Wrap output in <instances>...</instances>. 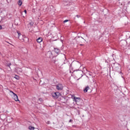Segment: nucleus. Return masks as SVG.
Listing matches in <instances>:
<instances>
[{
    "mask_svg": "<svg viewBox=\"0 0 130 130\" xmlns=\"http://www.w3.org/2000/svg\"><path fill=\"white\" fill-rule=\"evenodd\" d=\"M72 126H73V127H76V125H72Z\"/></svg>",
    "mask_w": 130,
    "mask_h": 130,
    "instance_id": "nucleus-26",
    "label": "nucleus"
},
{
    "mask_svg": "<svg viewBox=\"0 0 130 130\" xmlns=\"http://www.w3.org/2000/svg\"><path fill=\"white\" fill-rule=\"evenodd\" d=\"M28 25H30V26H33L34 25V22H30L29 23Z\"/></svg>",
    "mask_w": 130,
    "mask_h": 130,
    "instance_id": "nucleus-15",
    "label": "nucleus"
},
{
    "mask_svg": "<svg viewBox=\"0 0 130 130\" xmlns=\"http://www.w3.org/2000/svg\"><path fill=\"white\" fill-rule=\"evenodd\" d=\"M76 17L77 18H80L81 17V15H77Z\"/></svg>",
    "mask_w": 130,
    "mask_h": 130,
    "instance_id": "nucleus-19",
    "label": "nucleus"
},
{
    "mask_svg": "<svg viewBox=\"0 0 130 130\" xmlns=\"http://www.w3.org/2000/svg\"><path fill=\"white\" fill-rule=\"evenodd\" d=\"M57 90H62L63 87L62 84H58L56 86Z\"/></svg>",
    "mask_w": 130,
    "mask_h": 130,
    "instance_id": "nucleus-5",
    "label": "nucleus"
},
{
    "mask_svg": "<svg viewBox=\"0 0 130 130\" xmlns=\"http://www.w3.org/2000/svg\"><path fill=\"white\" fill-rule=\"evenodd\" d=\"M37 42H38V43L42 42V38H39L38 39H37Z\"/></svg>",
    "mask_w": 130,
    "mask_h": 130,
    "instance_id": "nucleus-11",
    "label": "nucleus"
},
{
    "mask_svg": "<svg viewBox=\"0 0 130 130\" xmlns=\"http://www.w3.org/2000/svg\"><path fill=\"white\" fill-rule=\"evenodd\" d=\"M18 5L19 7H21L22 6V1L19 0L18 1Z\"/></svg>",
    "mask_w": 130,
    "mask_h": 130,
    "instance_id": "nucleus-13",
    "label": "nucleus"
},
{
    "mask_svg": "<svg viewBox=\"0 0 130 130\" xmlns=\"http://www.w3.org/2000/svg\"><path fill=\"white\" fill-rule=\"evenodd\" d=\"M10 93H12V94H13V95H14V94H15V93L14 92H13V91H12V90H10Z\"/></svg>",
    "mask_w": 130,
    "mask_h": 130,
    "instance_id": "nucleus-22",
    "label": "nucleus"
},
{
    "mask_svg": "<svg viewBox=\"0 0 130 130\" xmlns=\"http://www.w3.org/2000/svg\"><path fill=\"white\" fill-rule=\"evenodd\" d=\"M3 29V27L2 26V25H0V30H2Z\"/></svg>",
    "mask_w": 130,
    "mask_h": 130,
    "instance_id": "nucleus-23",
    "label": "nucleus"
},
{
    "mask_svg": "<svg viewBox=\"0 0 130 130\" xmlns=\"http://www.w3.org/2000/svg\"><path fill=\"white\" fill-rule=\"evenodd\" d=\"M52 96L53 98H54L55 99H57V98H58L59 97H60V93L58 92L52 93Z\"/></svg>",
    "mask_w": 130,
    "mask_h": 130,
    "instance_id": "nucleus-2",
    "label": "nucleus"
},
{
    "mask_svg": "<svg viewBox=\"0 0 130 130\" xmlns=\"http://www.w3.org/2000/svg\"><path fill=\"white\" fill-rule=\"evenodd\" d=\"M46 123H47V124H49V123H50V121H48L46 122Z\"/></svg>",
    "mask_w": 130,
    "mask_h": 130,
    "instance_id": "nucleus-20",
    "label": "nucleus"
},
{
    "mask_svg": "<svg viewBox=\"0 0 130 130\" xmlns=\"http://www.w3.org/2000/svg\"><path fill=\"white\" fill-rule=\"evenodd\" d=\"M67 22H69V20L67 19L63 21V23H67Z\"/></svg>",
    "mask_w": 130,
    "mask_h": 130,
    "instance_id": "nucleus-18",
    "label": "nucleus"
},
{
    "mask_svg": "<svg viewBox=\"0 0 130 130\" xmlns=\"http://www.w3.org/2000/svg\"><path fill=\"white\" fill-rule=\"evenodd\" d=\"M24 12L25 13V14H27V11L26 10L24 11Z\"/></svg>",
    "mask_w": 130,
    "mask_h": 130,
    "instance_id": "nucleus-25",
    "label": "nucleus"
},
{
    "mask_svg": "<svg viewBox=\"0 0 130 130\" xmlns=\"http://www.w3.org/2000/svg\"><path fill=\"white\" fill-rule=\"evenodd\" d=\"M75 71H73V72H75Z\"/></svg>",
    "mask_w": 130,
    "mask_h": 130,
    "instance_id": "nucleus-30",
    "label": "nucleus"
},
{
    "mask_svg": "<svg viewBox=\"0 0 130 130\" xmlns=\"http://www.w3.org/2000/svg\"><path fill=\"white\" fill-rule=\"evenodd\" d=\"M17 34L19 40H21V41H25V38H24L23 35H21V33L19 32V31H17Z\"/></svg>",
    "mask_w": 130,
    "mask_h": 130,
    "instance_id": "nucleus-3",
    "label": "nucleus"
},
{
    "mask_svg": "<svg viewBox=\"0 0 130 130\" xmlns=\"http://www.w3.org/2000/svg\"><path fill=\"white\" fill-rule=\"evenodd\" d=\"M79 71H80V74L82 75L83 74V71H81V70H79Z\"/></svg>",
    "mask_w": 130,
    "mask_h": 130,
    "instance_id": "nucleus-21",
    "label": "nucleus"
},
{
    "mask_svg": "<svg viewBox=\"0 0 130 130\" xmlns=\"http://www.w3.org/2000/svg\"><path fill=\"white\" fill-rule=\"evenodd\" d=\"M39 101H40L41 103L43 102V100L42 98L39 99Z\"/></svg>",
    "mask_w": 130,
    "mask_h": 130,
    "instance_id": "nucleus-17",
    "label": "nucleus"
},
{
    "mask_svg": "<svg viewBox=\"0 0 130 130\" xmlns=\"http://www.w3.org/2000/svg\"><path fill=\"white\" fill-rule=\"evenodd\" d=\"M78 101H81V98H77L76 96L74 97V101H75V102H78Z\"/></svg>",
    "mask_w": 130,
    "mask_h": 130,
    "instance_id": "nucleus-8",
    "label": "nucleus"
},
{
    "mask_svg": "<svg viewBox=\"0 0 130 130\" xmlns=\"http://www.w3.org/2000/svg\"><path fill=\"white\" fill-rule=\"evenodd\" d=\"M80 45H81V44H80Z\"/></svg>",
    "mask_w": 130,
    "mask_h": 130,
    "instance_id": "nucleus-31",
    "label": "nucleus"
},
{
    "mask_svg": "<svg viewBox=\"0 0 130 130\" xmlns=\"http://www.w3.org/2000/svg\"><path fill=\"white\" fill-rule=\"evenodd\" d=\"M75 40L77 41V43H82V42L84 41V38L78 37L75 38Z\"/></svg>",
    "mask_w": 130,
    "mask_h": 130,
    "instance_id": "nucleus-4",
    "label": "nucleus"
},
{
    "mask_svg": "<svg viewBox=\"0 0 130 130\" xmlns=\"http://www.w3.org/2000/svg\"><path fill=\"white\" fill-rule=\"evenodd\" d=\"M14 78H15V79H16V80H19V79H20V77H19V76H18V75H16Z\"/></svg>",
    "mask_w": 130,
    "mask_h": 130,
    "instance_id": "nucleus-14",
    "label": "nucleus"
},
{
    "mask_svg": "<svg viewBox=\"0 0 130 130\" xmlns=\"http://www.w3.org/2000/svg\"><path fill=\"white\" fill-rule=\"evenodd\" d=\"M13 98L15 101H19V98H18V95L16 93H14Z\"/></svg>",
    "mask_w": 130,
    "mask_h": 130,
    "instance_id": "nucleus-6",
    "label": "nucleus"
},
{
    "mask_svg": "<svg viewBox=\"0 0 130 130\" xmlns=\"http://www.w3.org/2000/svg\"><path fill=\"white\" fill-rule=\"evenodd\" d=\"M69 122H73V120L70 119V120H69Z\"/></svg>",
    "mask_w": 130,
    "mask_h": 130,
    "instance_id": "nucleus-24",
    "label": "nucleus"
},
{
    "mask_svg": "<svg viewBox=\"0 0 130 130\" xmlns=\"http://www.w3.org/2000/svg\"><path fill=\"white\" fill-rule=\"evenodd\" d=\"M72 66H75V68H80L81 67V63L78 61H74L72 64L69 63L70 67V73H72V71H73V69L72 68Z\"/></svg>",
    "mask_w": 130,
    "mask_h": 130,
    "instance_id": "nucleus-1",
    "label": "nucleus"
},
{
    "mask_svg": "<svg viewBox=\"0 0 130 130\" xmlns=\"http://www.w3.org/2000/svg\"><path fill=\"white\" fill-rule=\"evenodd\" d=\"M61 41H62V40H61Z\"/></svg>",
    "mask_w": 130,
    "mask_h": 130,
    "instance_id": "nucleus-28",
    "label": "nucleus"
},
{
    "mask_svg": "<svg viewBox=\"0 0 130 130\" xmlns=\"http://www.w3.org/2000/svg\"><path fill=\"white\" fill-rule=\"evenodd\" d=\"M11 66H12V63H9L7 64V67H9V68H10V69H11Z\"/></svg>",
    "mask_w": 130,
    "mask_h": 130,
    "instance_id": "nucleus-16",
    "label": "nucleus"
},
{
    "mask_svg": "<svg viewBox=\"0 0 130 130\" xmlns=\"http://www.w3.org/2000/svg\"><path fill=\"white\" fill-rule=\"evenodd\" d=\"M90 89V87H89V86H86L84 89L83 90L84 93H87L88 92V90Z\"/></svg>",
    "mask_w": 130,
    "mask_h": 130,
    "instance_id": "nucleus-9",
    "label": "nucleus"
},
{
    "mask_svg": "<svg viewBox=\"0 0 130 130\" xmlns=\"http://www.w3.org/2000/svg\"><path fill=\"white\" fill-rule=\"evenodd\" d=\"M28 129L34 130V129H35V127H33L32 126H29Z\"/></svg>",
    "mask_w": 130,
    "mask_h": 130,
    "instance_id": "nucleus-12",
    "label": "nucleus"
},
{
    "mask_svg": "<svg viewBox=\"0 0 130 130\" xmlns=\"http://www.w3.org/2000/svg\"><path fill=\"white\" fill-rule=\"evenodd\" d=\"M56 61H54V62H55Z\"/></svg>",
    "mask_w": 130,
    "mask_h": 130,
    "instance_id": "nucleus-29",
    "label": "nucleus"
},
{
    "mask_svg": "<svg viewBox=\"0 0 130 130\" xmlns=\"http://www.w3.org/2000/svg\"><path fill=\"white\" fill-rule=\"evenodd\" d=\"M115 71H116V72H118V73H121V71H120V68L119 67V66L115 67Z\"/></svg>",
    "mask_w": 130,
    "mask_h": 130,
    "instance_id": "nucleus-7",
    "label": "nucleus"
},
{
    "mask_svg": "<svg viewBox=\"0 0 130 130\" xmlns=\"http://www.w3.org/2000/svg\"><path fill=\"white\" fill-rule=\"evenodd\" d=\"M74 19L76 20V17H74Z\"/></svg>",
    "mask_w": 130,
    "mask_h": 130,
    "instance_id": "nucleus-27",
    "label": "nucleus"
},
{
    "mask_svg": "<svg viewBox=\"0 0 130 130\" xmlns=\"http://www.w3.org/2000/svg\"><path fill=\"white\" fill-rule=\"evenodd\" d=\"M54 52H55V53H57V54L58 53H59V52H60V50L57 49V48H54Z\"/></svg>",
    "mask_w": 130,
    "mask_h": 130,
    "instance_id": "nucleus-10",
    "label": "nucleus"
}]
</instances>
